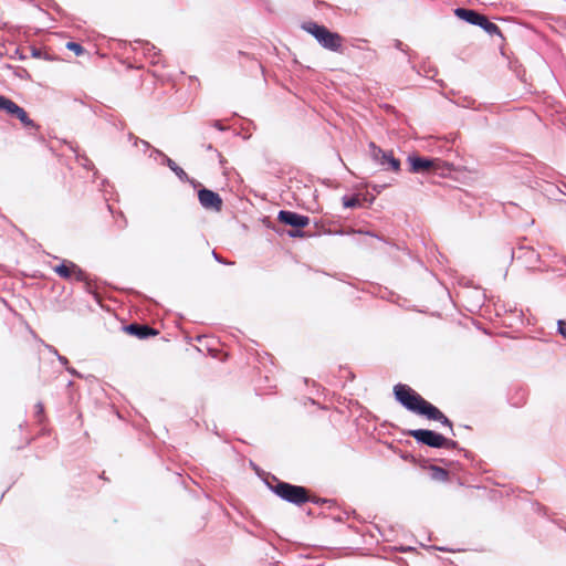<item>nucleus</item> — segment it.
Segmentation results:
<instances>
[{"label": "nucleus", "mask_w": 566, "mask_h": 566, "mask_svg": "<svg viewBox=\"0 0 566 566\" xmlns=\"http://www.w3.org/2000/svg\"><path fill=\"white\" fill-rule=\"evenodd\" d=\"M394 394L396 400L407 410L416 415L424 416L429 420L439 421L442 426L448 427L451 433L454 434L451 420L412 388L407 385L398 384L394 387Z\"/></svg>", "instance_id": "obj_1"}, {"label": "nucleus", "mask_w": 566, "mask_h": 566, "mask_svg": "<svg viewBox=\"0 0 566 566\" xmlns=\"http://www.w3.org/2000/svg\"><path fill=\"white\" fill-rule=\"evenodd\" d=\"M302 29L313 35L324 49L339 52L343 46V38L337 32L329 31L326 27L308 21L302 24Z\"/></svg>", "instance_id": "obj_2"}, {"label": "nucleus", "mask_w": 566, "mask_h": 566, "mask_svg": "<svg viewBox=\"0 0 566 566\" xmlns=\"http://www.w3.org/2000/svg\"><path fill=\"white\" fill-rule=\"evenodd\" d=\"M271 490L282 500L295 505H303L310 500L308 492L304 486L293 485L287 482L276 481L271 486Z\"/></svg>", "instance_id": "obj_3"}, {"label": "nucleus", "mask_w": 566, "mask_h": 566, "mask_svg": "<svg viewBox=\"0 0 566 566\" xmlns=\"http://www.w3.org/2000/svg\"><path fill=\"white\" fill-rule=\"evenodd\" d=\"M407 434L412 437L418 443L431 448L454 449L458 446L454 440L447 439L442 434L428 429H412L407 431Z\"/></svg>", "instance_id": "obj_4"}, {"label": "nucleus", "mask_w": 566, "mask_h": 566, "mask_svg": "<svg viewBox=\"0 0 566 566\" xmlns=\"http://www.w3.org/2000/svg\"><path fill=\"white\" fill-rule=\"evenodd\" d=\"M53 271L62 279L84 282L86 291L91 293L87 274L74 262L64 260L61 264L54 266Z\"/></svg>", "instance_id": "obj_5"}, {"label": "nucleus", "mask_w": 566, "mask_h": 566, "mask_svg": "<svg viewBox=\"0 0 566 566\" xmlns=\"http://www.w3.org/2000/svg\"><path fill=\"white\" fill-rule=\"evenodd\" d=\"M371 159L380 165L385 170L398 172L400 170L399 159L394 157L392 151L382 150L375 143L369 144Z\"/></svg>", "instance_id": "obj_6"}, {"label": "nucleus", "mask_w": 566, "mask_h": 566, "mask_svg": "<svg viewBox=\"0 0 566 566\" xmlns=\"http://www.w3.org/2000/svg\"><path fill=\"white\" fill-rule=\"evenodd\" d=\"M0 109L13 117H17L23 126L32 128L35 127L34 122L29 118L27 112L6 96H0Z\"/></svg>", "instance_id": "obj_7"}, {"label": "nucleus", "mask_w": 566, "mask_h": 566, "mask_svg": "<svg viewBox=\"0 0 566 566\" xmlns=\"http://www.w3.org/2000/svg\"><path fill=\"white\" fill-rule=\"evenodd\" d=\"M198 199L200 205L207 210L219 212L222 209L221 197L219 196V193L212 190L206 188L199 190Z\"/></svg>", "instance_id": "obj_8"}, {"label": "nucleus", "mask_w": 566, "mask_h": 566, "mask_svg": "<svg viewBox=\"0 0 566 566\" xmlns=\"http://www.w3.org/2000/svg\"><path fill=\"white\" fill-rule=\"evenodd\" d=\"M280 222L294 228H305L310 223V218L289 210H281L277 214Z\"/></svg>", "instance_id": "obj_9"}, {"label": "nucleus", "mask_w": 566, "mask_h": 566, "mask_svg": "<svg viewBox=\"0 0 566 566\" xmlns=\"http://www.w3.org/2000/svg\"><path fill=\"white\" fill-rule=\"evenodd\" d=\"M408 163L410 164V171L413 174H423L433 168H436L437 160L418 157V156H409Z\"/></svg>", "instance_id": "obj_10"}, {"label": "nucleus", "mask_w": 566, "mask_h": 566, "mask_svg": "<svg viewBox=\"0 0 566 566\" xmlns=\"http://www.w3.org/2000/svg\"><path fill=\"white\" fill-rule=\"evenodd\" d=\"M150 157H154L157 159L158 157L161 158V164L167 165L181 181H188L189 177L186 174V171L179 167L171 158H169L167 155H165L163 151L158 149H153Z\"/></svg>", "instance_id": "obj_11"}, {"label": "nucleus", "mask_w": 566, "mask_h": 566, "mask_svg": "<svg viewBox=\"0 0 566 566\" xmlns=\"http://www.w3.org/2000/svg\"><path fill=\"white\" fill-rule=\"evenodd\" d=\"M454 14L459 19H461L470 24H473V25H476L479 23V20L482 15L474 10H470V9H465V8H457L454 10Z\"/></svg>", "instance_id": "obj_12"}, {"label": "nucleus", "mask_w": 566, "mask_h": 566, "mask_svg": "<svg viewBox=\"0 0 566 566\" xmlns=\"http://www.w3.org/2000/svg\"><path fill=\"white\" fill-rule=\"evenodd\" d=\"M126 331L132 334V335H135L137 336L138 338H147L148 336L150 335H155L156 332L146 326V325H138V324H130L126 327Z\"/></svg>", "instance_id": "obj_13"}, {"label": "nucleus", "mask_w": 566, "mask_h": 566, "mask_svg": "<svg viewBox=\"0 0 566 566\" xmlns=\"http://www.w3.org/2000/svg\"><path fill=\"white\" fill-rule=\"evenodd\" d=\"M476 25L482 28L485 32H488L491 35L501 34L500 28L495 23L489 21L488 18L483 14L481 15L479 23Z\"/></svg>", "instance_id": "obj_14"}, {"label": "nucleus", "mask_w": 566, "mask_h": 566, "mask_svg": "<svg viewBox=\"0 0 566 566\" xmlns=\"http://www.w3.org/2000/svg\"><path fill=\"white\" fill-rule=\"evenodd\" d=\"M430 472H431V479L436 480V481H446L449 475L447 470H444L440 467H437V465H431Z\"/></svg>", "instance_id": "obj_15"}, {"label": "nucleus", "mask_w": 566, "mask_h": 566, "mask_svg": "<svg viewBox=\"0 0 566 566\" xmlns=\"http://www.w3.org/2000/svg\"><path fill=\"white\" fill-rule=\"evenodd\" d=\"M144 53L149 56L150 62L153 64H158L159 63V59L157 57L159 52L157 51L155 45H153L150 43H145V45H144Z\"/></svg>", "instance_id": "obj_16"}, {"label": "nucleus", "mask_w": 566, "mask_h": 566, "mask_svg": "<svg viewBox=\"0 0 566 566\" xmlns=\"http://www.w3.org/2000/svg\"><path fill=\"white\" fill-rule=\"evenodd\" d=\"M521 252V254L517 255V258H526V260L530 262V264L533 265L534 261H537L538 260V254L533 250V249H526L524 250L523 248H521L518 250Z\"/></svg>", "instance_id": "obj_17"}, {"label": "nucleus", "mask_w": 566, "mask_h": 566, "mask_svg": "<svg viewBox=\"0 0 566 566\" xmlns=\"http://www.w3.org/2000/svg\"><path fill=\"white\" fill-rule=\"evenodd\" d=\"M342 201L345 208H356L360 206V201L357 196H344Z\"/></svg>", "instance_id": "obj_18"}, {"label": "nucleus", "mask_w": 566, "mask_h": 566, "mask_svg": "<svg viewBox=\"0 0 566 566\" xmlns=\"http://www.w3.org/2000/svg\"><path fill=\"white\" fill-rule=\"evenodd\" d=\"M66 48L70 51H73L77 56H80L84 53L83 46L77 42H67Z\"/></svg>", "instance_id": "obj_19"}, {"label": "nucleus", "mask_w": 566, "mask_h": 566, "mask_svg": "<svg viewBox=\"0 0 566 566\" xmlns=\"http://www.w3.org/2000/svg\"><path fill=\"white\" fill-rule=\"evenodd\" d=\"M129 138L130 139H134V145L137 146L138 144H140L144 148V150L148 149L150 147L149 143L146 142V140H143V139H139L137 137H134L133 135H129Z\"/></svg>", "instance_id": "obj_20"}, {"label": "nucleus", "mask_w": 566, "mask_h": 566, "mask_svg": "<svg viewBox=\"0 0 566 566\" xmlns=\"http://www.w3.org/2000/svg\"><path fill=\"white\" fill-rule=\"evenodd\" d=\"M559 334L566 338V321H558L557 323Z\"/></svg>", "instance_id": "obj_21"}, {"label": "nucleus", "mask_w": 566, "mask_h": 566, "mask_svg": "<svg viewBox=\"0 0 566 566\" xmlns=\"http://www.w3.org/2000/svg\"><path fill=\"white\" fill-rule=\"evenodd\" d=\"M43 411H44L43 405L41 402H38L35 405L36 417H41L43 415Z\"/></svg>", "instance_id": "obj_22"}, {"label": "nucleus", "mask_w": 566, "mask_h": 566, "mask_svg": "<svg viewBox=\"0 0 566 566\" xmlns=\"http://www.w3.org/2000/svg\"><path fill=\"white\" fill-rule=\"evenodd\" d=\"M56 358L63 366H65V368L69 366V360L65 356L59 354Z\"/></svg>", "instance_id": "obj_23"}, {"label": "nucleus", "mask_w": 566, "mask_h": 566, "mask_svg": "<svg viewBox=\"0 0 566 566\" xmlns=\"http://www.w3.org/2000/svg\"><path fill=\"white\" fill-rule=\"evenodd\" d=\"M43 345H44V347H45V348H46L51 354H53V355H55V356H57V355H59V352H57V350H56V348H55V347H53L52 345L44 344V343H43Z\"/></svg>", "instance_id": "obj_24"}, {"label": "nucleus", "mask_w": 566, "mask_h": 566, "mask_svg": "<svg viewBox=\"0 0 566 566\" xmlns=\"http://www.w3.org/2000/svg\"><path fill=\"white\" fill-rule=\"evenodd\" d=\"M212 255H213L214 260L218 261L219 263L229 264L216 251L212 252Z\"/></svg>", "instance_id": "obj_25"}, {"label": "nucleus", "mask_w": 566, "mask_h": 566, "mask_svg": "<svg viewBox=\"0 0 566 566\" xmlns=\"http://www.w3.org/2000/svg\"><path fill=\"white\" fill-rule=\"evenodd\" d=\"M67 373H70L72 376L81 377L80 373L76 371L73 367L67 366L66 367Z\"/></svg>", "instance_id": "obj_26"}, {"label": "nucleus", "mask_w": 566, "mask_h": 566, "mask_svg": "<svg viewBox=\"0 0 566 566\" xmlns=\"http://www.w3.org/2000/svg\"><path fill=\"white\" fill-rule=\"evenodd\" d=\"M405 46H406V45H405L402 42H400V41H397V42H396V48H397L398 50H400V51H405Z\"/></svg>", "instance_id": "obj_27"}, {"label": "nucleus", "mask_w": 566, "mask_h": 566, "mask_svg": "<svg viewBox=\"0 0 566 566\" xmlns=\"http://www.w3.org/2000/svg\"><path fill=\"white\" fill-rule=\"evenodd\" d=\"M213 126H214L217 129H219V130H223V129H224V128H223V126H222V125L220 124V122H218V120H216V122L213 123Z\"/></svg>", "instance_id": "obj_28"}, {"label": "nucleus", "mask_w": 566, "mask_h": 566, "mask_svg": "<svg viewBox=\"0 0 566 566\" xmlns=\"http://www.w3.org/2000/svg\"><path fill=\"white\" fill-rule=\"evenodd\" d=\"M290 235L295 237V235H297V232H290Z\"/></svg>", "instance_id": "obj_29"}]
</instances>
